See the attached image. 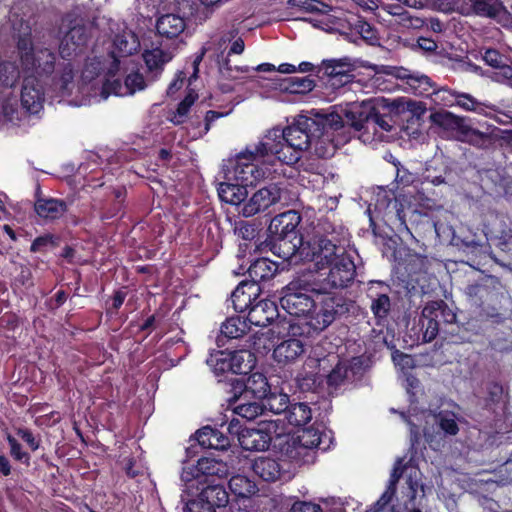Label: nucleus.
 Segmentation results:
<instances>
[{
    "label": "nucleus",
    "mask_w": 512,
    "mask_h": 512,
    "mask_svg": "<svg viewBox=\"0 0 512 512\" xmlns=\"http://www.w3.org/2000/svg\"><path fill=\"white\" fill-rule=\"evenodd\" d=\"M260 291L261 288L258 284L248 280L241 281L231 295L234 309L240 313L248 310Z\"/></svg>",
    "instance_id": "obj_24"
},
{
    "label": "nucleus",
    "mask_w": 512,
    "mask_h": 512,
    "mask_svg": "<svg viewBox=\"0 0 512 512\" xmlns=\"http://www.w3.org/2000/svg\"><path fill=\"white\" fill-rule=\"evenodd\" d=\"M283 192L279 183L264 186L252 193L250 198L243 203L241 209H238V213L247 218L264 212L282 200Z\"/></svg>",
    "instance_id": "obj_12"
},
{
    "label": "nucleus",
    "mask_w": 512,
    "mask_h": 512,
    "mask_svg": "<svg viewBox=\"0 0 512 512\" xmlns=\"http://www.w3.org/2000/svg\"><path fill=\"white\" fill-rule=\"evenodd\" d=\"M444 307L439 313L442 314L444 324H454L456 322V313L444 300L429 301L424 306L421 313V323L423 329V340L425 342L433 341L440 331L437 312L439 307Z\"/></svg>",
    "instance_id": "obj_11"
},
{
    "label": "nucleus",
    "mask_w": 512,
    "mask_h": 512,
    "mask_svg": "<svg viewBox=\"0 0 512 512\" xmlns=\"http://www.w3.org/2000/svg\"><path fill=\"white\" fill-rule=\"evenodd\" d=\"M325 125L341 128L343 126L341 115L336 112L323 113L313 109L308 115L297 116L291 126L280 129L283 148L287 153L297 152V156L301 157L300 153L310 148L313 140L323 133Z\"/></svg>",
    "instance_id": "obj_2"
},
{
    "label": "nucleus",
    "mask_w": 512,
    "mask_h": 512,
    "mask_svg": "<svg viewBox=\"0 0 512 512\" xmlns=\"http://www.w3.org/2000/svg\"><path fill=\"white\" fill-rule=\"evenodd\" d=\"M19 78V70L12 62H0V92L12 87Z\"/></svg>",
    "instance_id": "obj_55"
},
{
    "label": "nucleus",
    "mask_w": 512,
    "mask_h": 512,
    "mask_svg": "<svg viewBox=\"0 0 512 512\" xmlns=\"http://www.w3.org/2000/svg\"><path fill=\"white\" fill-rule=\"evenodd\" d=\"M250 329L247 320L241 316L229 317L221 326V336L227 339L242 338Z\"/></svg>",
    "instance_id": "obj_42"
},
{
    "label": "nucleus",
    "mask_w": 512,
    "mask_h": 512,
    "mask_svg": "<svg viewBox=\"0 0 512 512\" xmlns=\"http://www.w3.org/2000/svg\"><path fill=\"white\" fill-rule=\"evenodd\" d=\"M53 86L54 89L62 97L70 96L72 94V90L75 87V83L73 67L71 63L68 62L64 64L61 76L59 78L54 79Z\"/></svg>",
    "instance_id": "obj_48"
},
{
    "label": "nucleus",
    "mask_w": 512,
    "mask_h": 512,
    "mask_svg": "<svg viewBox=\"0 0 512 512\" xmlns=\"http://www.w3.org/2000/svg\"><path fill=\"white\" fill-rule=\"evenodd\" d=\"M162 0H136V10L143 18H151L158 12Z\"/></svg>",
    "instance_id": "obj_59"
},
{
    "label": "nucleus",
    "mask_w": 512,
    "mask_h": 512,
    "mask_svg": "<svg viewBox=\"0 0 512 512\" xmlns=\"http://www.w3.org/2000/svg\"><path fill=\"white\" fill-rule=\"evenodd\" d=\"M354 70V64L348 57L339 59H325L319 66V70L323 71L324 75L331 80L339 78L340 81L344 79V83L350 81L352 77L351 72Z\"/></svg>",
    "instance_id": "obj_25"
},
{
    "label": "nucleus",
    "mask_w": 512,
    "mask_h": 512,
    "mask_svg": "<svg viewBox=\"0 0 512 512\" xmlns=\"http://www.w3.org/2000/svg\"><path fill=\"white\" fill-rule=\"evenodd\" d=\"M44 92L38 79L29 75L25 77L21 90V105L31 114H37L43 108Z\"/></svg>",
    "instance_id": "obj_18"
},
{
    "label": "nucleus",
    "mask_w": 512,
    "mask_h": 512,
    "mask_svg": "<svg viewBox=\"0 0 512 512\" xmlns=\"http://www.w3.org/2000/svg\"><path fill=\"white\" fill-rule=\"evenodd\" d=\"M328 272L321 274V289H343L346 288L355 278L356 266L346 252L339 258H336L327 266Z\"/></svg>",
    "instance_id": "obj_10"
},
{
    "label": "nucleus",
    "mask_w": 512,
    "mask_h": 512,
    "mask_svg": "<svg viewBox=\"0 0 512 512\" xmlns=\"http://www.w3.org/2000/svg\"><path fill=\"white\" fill-rule=\"evenodd\" d=\"M344 233V229L341 226H336L334 223L325 219L318 225V229L314 236H323L328 240L336 239V242H341V236Z\"/></svg>",
    "instance_id": "obj_57"
},
{
    "label": "nucleus",
    "mask_w": 512,
    "mask_h": 512,
    "mask_svg": "<svg viewBox=\"0 0 512 512\" xmlns=\"http://www.w3.org/2000/svg\"><path fill=\"white\" fill-rule=\"evenodd\" d=\"M196 9L197 4L193 0H175L171 11L158 17L155 25L157 33L167 39L177 38L185 31Z\"/></svg>",
    "instance_id": "obj_6"
},
{
    "label": "nucleus",
    "mask_w": 512,
    "mask_h": 512,
    "mask_svg": "<svg viewBox=\"0 0 512 512\" xmlns=\"http://www.w3.org/2000/svg\"><path fill=\"white\" fill-rule=\"evenodd\" d=\"M285 418L288 423L295 427H301L309 423L312 419V410L310 406L303 402L290 404L286 411Z\"/></svg>",
    "instance_id": "obj_41"
},
{
    "label": "nucleus",
    "mask_w": 512,
    "mask_h": 512,
    "mask_svg": "<svg viewBox=\"0 0 512 512\" xmlns=\"http://www.w3.org/2000/svg\"><path fill=\"white\" fill-rule=\"evenodd\" d=\"M181 501L184 503L182 512H216L228 505L229 494L222 485H207L197 499L188 500L182 495Z\"/></svg>",
    "instance_id": "obj_9"
},
{
    "label": "nucleus",
    "mask_w": 512,
    "mask_h": 512,
    "mask_svg": "<svg viewBox=\"0 0 512 512\" xmlns=\"http://www.w3.org/2000/svg\"><path fill=\"white\" fill-rule=\"evenodd\" d=\"M345 252L341 242H336L335 238L328 240L323 236H313L310 240L305 241L297 255L314 262L316 270L321 271Z\"/></svg>",
    "instance_id": "obj_8"
},
{
    "label": "nucleus",
    "mask_w": 512,
    "mask_h": 512,
    "mask_svg": "<svg viewBox=\"0 0 512 512\" xmlns=\"http://www.w3.org/2000/svg\"><path fill=\"white\" fill-rule=\"evenodd\" d=\"M280 453L282 457L297 465L310 464L315 459V452L298 443L294 437H287L280 444Z\"/></svg>",
    "instance_id": "obj_21"
},
{
    "label": "nucleus",
    "mask_w": 512,
    "mask_h": 512,
    "mask_svg": "<svg viewBox=\"0 0 512 512\" xmlns=\"http://www.w3.org/2000/svg\"><path fill=\"white\" fill-rule=\"evenodd\" d=\"M230 353L231 372L234 374H247L255 366L256 358L249 349H242Z\"/></svg>",
    "instance_id": "obj_39"
},
{
    "label": "nucleus",
    "mask_w": 512,
    "mask_h": 512,
    "mask_svg": "<svg viewBox=\"0 0 512 512\" xmlns=\"http://www.w3.org/2000/svg\"><path fill=\"white\" fill-rule=\"evenodd\" d=\"M300 222L301 216L295 210L281 213L271 220L268 230L272 234L271 250L274 254L290 260L299 253L305 243L297 229Z\"/></svg>",
    "instance_id": "obj_4"
},
{
    "label": "nucleus",
    "mask_w": 512,
    "mask_h": 512,
    "mask_svg": "<svg viewBox=\"0 0 512 512\" xmlns=\"http://www.w3.org/2000/svg\"><path fill=\"white\" fill-rule=\"evenodd\" d=\"M430 121L444 130L452 131L457 135H462L468 119L466 117L457 116L449 111L441 110L430 115Z\"/></svg>",
    "instance_id": "obj_29"
},
{
    "label": "nucleus",
    "mask_w": 512,
    "mask_h": 512,
    "mask_svg": "<svg viewBox=\"0 0 512 512\" xmlns=\"http://www.w3.org/2000/svg\"><path fill=\"white\" fill-rule=\"evenodd\" d=\"M425 422L423 434L429 443L433 441L434 435L440 431L448 435H456L459 431L454 414L444 412L438 414L428 413L425 416Z\"/></svg>",
    "instance_id": "obj_17"
},
{
    "label": "nucleus",
    "mask_w": 512,
    "mask_h": 512,
    "mask_svg": "<svg viewBox=\"0 0 512 512\" xmlns=\"http://www.w3.org/2000/svg\"><path fill=\"white\" fill-rule=\"evenodd\" d=\"M289 339L279 343L273 350V357L279 364H288L296 361L305 352L306 343L303 338L309 336H293L290 334Z\"/></svg>",
    "instance_id": "obj_20"
},
{
    "label": "nucleus",
    "mask_w": 512,
    "mask_h": 512,
    "mask_svg": "<svg viewBox=\"0 0 512 512\" xmlns=\"http://www.w3.org/2000/svg\"><path fill=\"white\" fill-rule=\"evenodd\" d=\"M34 210L41 218L55 220L67 211V204L63 200L54 198L38 199L35 202Z\"/></svg>",
    "instance_id": "obj_33"
},
{
    "label": "nucleus",
    "mask_w": 512,
    "mask_h": 512,
    "mask_svg": "<svg viewBox=\"0 0 512 512\" xmlns=\"http://www.w3.org/2000/svg\"><path fill=\"white\" fill-rule=\"evenodd\" d=\"M198 95L194 92H189L185 98L178 104L176 112L171 119L175 125H180L185 122L191 106L194 104Z\"/></svg>",
    "instance_id": "obj_56"
},
{
    "label": "nucleus",
    "mask_w": 512,
    "mask_h": 512,
    "mask_svg": "<svg viewBox=\"0 0 512 512\" xmlns=\"http://www.w3.org/2000/svg\"><path fill=\"white\" fill-rule=\"evenodd\" d=\"M352 307L353 302L344 296L326 294L316 304L313 313L308 318L289 325L290 334L293 336L318 334L329 327L334 321L348 314Z\"/></svg>",
    "instance_id": "obj_3"
},
{
    "label": "nucleus",
    "mask_w": 512,
    "mask_h": 512,
    "mask_svg": "<svg viewBox=\"0 0 512 512\" xmlns=\"http://www.w3.org/2000/svg\"><path fill=\"white\" fill-rule=\"evenodd\" d=\"M290 404L289 396L284 393H270L263 399L264 411L269 410L274 414H286Z\"/></svg>",
    "instance_id": "obj_52"
},
{
    "label": "nucleus",
    "mask_w": 512,
    "mask_h": 512,
    "mask_svg": "<svg viewBox=\"0 0 512 512\" xmlns=\"http://www.w3.org/2000/svg\"><path fill=\"white\" fill-rule=\"evenodd\" d=\"M279 316L275 302L262 299L248 309L247 320L250 324L266 327Z\"/></svg>",
    "instance_id": "obj_22"
},
{
    "label": "nucleus",
    "mask_w": 512,
    "mask_h": 512,
    "mask_svg": "<svg viewBox=\"0 0 512 512\" xmlns=\"http://www.w3.org/2000/svg\"><path fill=\"white\" fill-rule=\"evenodd\" d=\"M252 469L256 475L267 482H274L281 476L280 464L271 458L260 457L253 462Z\"/></svg>",
    "instance_id": "obj_37"
},
{
    "label": "nucleus",
    "mask_w": 512,
    "mask_h": 512,
    "mask_svg": "<svg viewBox=\"0 0 512 512\" xmlns=\"http://www.w3.org/2000/svg\"><path fill=\"white\" fill-rule=\"evenodd\" d=\"M460 9L464 14L474 13L496 19L499 22L506 20L509 12L508 7L500 0H463Z\"/></svg>",
    "instance_id": "obj_15"
},
{
    "label": "nucleus",
    "mask_w": 512,
    "mask_h": 512,
    "mask_svg": "<svg viewBox=\"0 0 512 512\" xmlns=\"http://www.w3.org/2000/svg\"><path fill=\"white\" fill-rule=\"evenodd\" d=\"M276 263L270 261L267 258H259L255 260L247 268V273L250 278L249 282H253L259 285V282L269 280L277 272Z\"/></svg>",
    "instance_id": "obj_36"
},
{
    "label": "nucleus",
    "mask_w": 512,
    "mask_h": 512,
    "mask_svg": "<svg viewBox=\"0 0 512 512\" xmlns=\"http://www.w3.org/2000/svg\"><path fill=\"white\" fill-rule=\"evenodd\" d=\"M368 110L366 107L355 106L345 110L346 121H343V128L345 123L353 127L355 130L360 131L364 128L368 129ZM341 119H343L341 117Z\"/></svg>",
    "instance_id": "obj_49"
},
{
    "label": "nucleus",
    "mask_w": 512,
    "mask_h": 512,
    "mask_svg": "<svg viewBox=\"0 0 512 512\" xmlns=\"http://www.w3.org/2000/svg\"><path fill=\"white\" fill-rule=\"evenodd\" d=\"M280 128L275 127L267 131L264 137L253 147L246 148V153L252 161H261L263 163L273 164L274 160H278L287 165L295 164L299 161L300 156L297 152L287 153L283 148L280 139Z\"/></svg>",
    "instance_id": "obj_5"
},
{
    "label": "nucleus",
    "mask_w": 512,
    "mask_h": 512,
    "mask_svg": "<svg viewBox=\"0 0 512 512\" xmlns=\"http://www.w3.org/2000/svg\"><path fill=\"white\" fill-rule=\"evenodd\" d=\"M229 489L233 494L241 498H248L257 491L255 483L243 475L233 476L229 480Z\"/></svg>",
    "instance_id": "obj_51"
},
{
    "label": "nucleus",
    "mask_w": 512,
    "mask_h": 512,
    "mask_svg": "<svg viewBox=\"0 0 512 512\" xmlns=\"http://www.w3.org/2000/svg\"><path fill=\"white\" fill-rule=\"evenodd\" d=\"M391 307L390 298L387 294H378L372 300L371 310L376 318H386Z\"/></svg>",
    "instance_id": "obj_58"
},
{
    "label": "nucleus",
    "mask_w": 512,
    "mask_h": 512,
    "mask_svg": "<svg viewBox=\"0 0 512 512\" xmlns=\"http://www.w3.org/2000/svg\"><path fill=\"white\" fill-rule=\"evenodd\" d=\"M298 388L302 392L313 391L317 386L316 376L313 373H301L296 377Z\"/></svg>",
    "instance_id": "obj_63"
},
{
    "label": "nucleus",
    "mask_w": 512,
    "mask_h": 512,
    "mask_svg": "<svg viewBox=\"0 0 512 512\" xmlns=\"http://www.w3.org/2000/svg\"><path fill=\"white\" fill-rule=\"evenodd\" d=\"M458 141L468 143L477 148H487L492 143V138L489 133L481 132L469 124L466 126L462 135L455 136Z\"/></svg>",
    "instance_id": "obj_47"
},
{
    "label": "nucleus",
    "mask_w": 512,
    "mask_h": 512,
    "mask_svg": "<svg viewBox=\"0 0 512 512\" xmlns=\"http://www.w3.org/2000/svg\"><path fill=\"white\" fill-rule=\"evenodd\" d=\"M342 361L343 360L340 359L337 353H328L322 357H320L319 355H316L314 357L310 356L305 364L309 368L317 369V373L320 374L321 376H325L337 365H339Z\"/></svg>",
    "instance_id": "obj_44"
},
{
    "label": "nucleus",
    "mask_w": 512,
    "mask_h": 512,
    "mask_svg": "<svg viewBox=\"0 0 512 512\" xmlns=\"http://www.w3.org/2000/svg\"><path fill=\"white\" fill-rule=\"evenodd\" d=\"M196 439L203 448L226 450L230 447L229 438L223 432L210 426L199 429L196 432Z\"/></svg>",
    "instance_id": "obj_28"
},
{
    "label": "nucleus",
    "mask_w": 512,
    "mask_h": 512,
    "mask_svg": "<svg viewBox=\"0 0 512 512\" xmlns=\"http://www.w3.org/2000/svg\"><path fill=\"white\" fill-rule=\"evenodd\" d=\"M240 403L234 407V412L247 420H253L264 414L263 401L256 399L238 400Z\"/></svg>",
    "instance_id": "obj_50"
},
{
    "label": "nucleus",
    "mask_w": 512,
    "mask_h": 512,
    "mask_svg": "<svg viewBox=\"0 0 512 512\" xmlns=\"http://www.w3.org/2000/svg\"><path fill=\"white\" fill-rule=\"evenodd\" d=\"M207 365L216 375L231 372L230 353L226 351H216L207 358Z\"/></svg>",
    "instance_id": "obj_53"
},
{
    "label": "nucleus",
    "mask_w": 512,
    "mask_h": 512,
    "mask_svg": "<svg viewBox=\"0 0 512 512\" xmlns=\"http://www.w3.org/2000/svg\"><path fill=\"white\" fill-rule=\"evenodd\" d=\"M277 425L270 421L260 428H245L239 432V443L244 450L265 451L272 441V434L276 433Z\"/></svg>",
    "instance_id": "obj_14"
},
{
    "label": "nucleus",
    "mask_w": 512,
    "mask_h": 512,
    "mask_svg": "<svg viewBox=\"0 0 512 512\" xmlns=\"http://www.w3.org/2000/svg\"><path fill=\"white\" fill-rule=\"evenodd\" d=\"M102 70L101 61L98 58L89 59L84 66L82 71V81L84 83H89L95 79L96 76L99 75Z\"/></svg>",
    "instance_id": "obj_60"
},
{
    "label": "nucleus",
    "mask_w": 512,
    "mask_h": 512,
    "mask_svg": "<svg viewBox=\"0 0 512 512\" xmlns=\"http://www.w3.org/2000/svg\"><path fill=\"white\" fill-rule=\"evenodd\" d=\"M196 472H200L201 476H217L225 477L228 474V466L225 462L214 458H201L195 466Z\"/></svg>",
    "instance_id": "obj_43"
},
{
    "label": "nucleus",
    "mask_w": 512,
    "mask_h": 512,
    "mask_svg": "<svg viewBox=\"0 0 512 512\" xmlns=\"http://www.w3.org/2000/svg\"><path fill=\"white\" fill-rule=\"evenodd\" d=\"M320 504L310 501H296L293 503L290 512H324Z\"/></svg>",
    "instance_id": "obj_64"
},
{
    "label": "nucleus",
    "mask_w": 512,
    "mask_h": 512,
    "mask_svg": "<svg viewBox=\"0 0 512 512\" xmlns=\"http://www.w3.org/2000/svg\"><path fill=\"white\" fill-rule=\"evenodd\" d=\"M234 231L238 237L244 240H252L257 235V229L255 228V225L244 220H240L235 223Z\"/></svg>",
    "instance_id": "obj_62"
},
{
    "label": "nucleus",
    "mask_w": 512,
    "mask_h": 512,
    "mask_svg": "<svg viewBox=\"0 0 512 512\" xmlns=\"http://www.w3.org/2000/svg\"><path fill=\"white\" fill-rule=\"evenodd\" d=\"M264 176V171L249 159L246 151L238 157V162L234 168V177L242 185L248 187L254 185L256 181Z\"/></svg>",
    "instance_id": "obj_23"
},
{
    "label": "nucleus",
    "mask_w": 512,
    "mask_h": 512,
    "mask_svg": "<svg viewBox=\"0 0 512 512\" xmlns=\"http://www.w3.org/2000/svg\"><path fill=\"white\" fill-rule=\"evenodd\" d=\"M315 81L310 76H291L282 79L280 89L291 94H306L315 88Z\"/></svg>",
    "instance_id": "obj_40"
},
{
    "label": "nucleus",
    "mask_w": 512,
    "mask_h": 512,
    "mask_svg": "<svg viewBox=\"0 0 512 512\" xmlns=\"http://www.w3.org/2000/svg\"><path fill=\"white\" fill-rule=\"evenodd\" d=\"M395 121L390 114H381L376 108L369 107L368 110V129L370 127H379L382 131L390 132L394 127Z\"/></svg>",
    "instance_id": "obj_54"
},
{
    "label": "nucleus",
    "mask_w": 512,
    "mask_h": 512,
    "mask_svg": "<svg viewBox=\"0 0 512 512\" xmlns=\"http://www.w3.org/2000/svg\"><path fill=\"white\" fill-rule=\"evenodd\" d=\"M406 483L409 489V501L406 505L412 506L414 504L420 506L421 501L426 495L425 485L420 480V472L417 470L410 472Z\"/></svg>",
    "instance_id": "obj_46"
},
{
    "label": "nucleus",
    "mask_w": 512,
    "mask_h": 512,
    "mask_svg": "<svg viewBox=\"0 0 512 512\" xmlns=\"http://www.w3.org/2000/svg\"><path fill=\"white\" fill-rule=\"evenodd\" d=\"M410 79L409 86L419 94H428L433 88L430 78L426 75H415Z\"/></svg>",
    "instance_id": "obj_61"
},
{
    "label": "nucleus",
    "mask_w": 512,
    "mask_h": 512,
    "mask_svg": "<svg viewBox=\"0 0 512 512\" xmlns=\"http://www.w3.org/2000/svg\"><path fill=\"white\" fill-rule=\"evenodd\" d=\"M140 49L138 36L131 30H123L117 34L113 41V50L110 52L112 62L107 74L113 77L119 70L121 58L133 55Z\"/></svg>",
    "instance_id": "obj_13"
},
{
    "label": "nucleus",
    "mask_w": 512,
    "mask_h": 512,
    "mask_svg": "<svg viewBox=\"0 0 512 512\" xmlns=\"http://www.w3.org/2000/svg\"><path fill=\"white\" fill-rule=\"evenodd\" d=\"M143 59L150 74L148 81H154L162 72L164 65L172 59V55L170 52L160 48H154L152 50H145Z\"/></svg>",
    "instance_id": "obj_32"
},
{
    "label": "nucleus",
    "mask_w": 512,
    "mask_h": 512,
    "mask_svg": "<svg viewBox=\"0 0 512 512\" xmlns=\"http://www.w3.org/2000/svg\"><path fill=\"white\" fill-rule=\"evenodd\" d=\"M247 187L241 183L222 182L218 186V195L221 201L238 206L241 209L248 197Z\"/></svg>",
    "instance_id": "obj_31"
},
{
    "label": "nucleus",
    "mask_w": 512,
    "mask_h": 512,
    "mask_svg": "<svg viewBox=\"0 0 512 512\" xmlns=\"http://www.w3.org/2000/svg\"><path fill=\"white\" fill-rule=\"evenodd\" d=\"M20 2L13 5L10 11L13 38L17 43V51L21 66L31 75H50L55 69V54L47 47L34 46L32 31L28 22L19 17Z\"/></svg>",
    "instance_id": "obj_1"
},
{
    "label": "nucleus",
    "mask_w": 512,
    "mask_h": 512,
    "mask_svg": "<svg viewBox=\"0 0 512 512\" xmlns=\"http://www.w3.org/2000/svg\"><path fill=\"white\" fill-rule=\"evenodd\" d=\"M391 107L395 109L398 114H408L405 119L411 124H420L427 111L426 104L424 102L409 98L395 99L391 103Z\"/></svg>",
    "instance_id": "obj_26"
},
{
    "label": "nucleus",
    "mask_w": 512,
    "mask_h": 512,
    "mask_svg": "<svg viewBox=\"0 0 512 512\" xmlns=\"http://www.w3.org/2000/svg\"><path fill=\"white\" fill-rule=\"evenodd\" d=\"M483 60L486 64L498 70L493 76L496 81L505 82L512 79V66L507 63L508 58L498 50L487 49L483 54Z\"/></svg>",
    "instance_id": "obj_30"
},
{
    "label": "nucleus",
    "mask_w": 512,
    "mask_h": 512,
    "mask_svg": "<svg viewBox=\"0 0 512 512\" xmlns=\"http://www.w3.org/2000/svg\"><path fill=\"white\" fill-rule=\"evenodd\" d=\"M64 28H68V30L64 32V36L68 38L73 45L81 48L86 44L88 33L86 27L81 24L80 20L75 19L72 21L69 17H66L62 20L60 31Z\"/></svg>",
    "instance_id": "obj_38"
},
{
    "label": "nucleus",
    "mask_w": 512,
    "mask_h": 512,
    "mask_svg": "<svg viewBox=\"0 0 512 512\" xmlns=\"http://www.w3.org/2000/svg\"><path fill=\"white\" fill-rule=\"evenodd\" d=\"M340 128L325 125L323 133L313 140L314 152L319 158L328 159L334 156L337 146L334 144V132Z\"/></svg>",
    "instance_id": "obj_35"
},
{
    "label": "nucleus",
    "mask_w": 512,
    "mask_h": 512,
    "mask_svg": "<svg viewBox=\"0 0 512 512\" xmlns=\"http://www.w3.org/2000/svg\"><path fill=\"white\" fill-rule=\"evenodd\" d=\"M147 86L144 76L139 72H134L125 78L124 86L119 80H106L102 83L100 89V96L102 99H107L109 95L114 94L117 96L125 94H134L136 91L143 90Z\"/></svg>",
    "instance_id": "obj_16"
},
{
    "label": "nucleus",
    "mask_w": 512,
    "mask_h": 512,
    "mask_svg": "<svg viewBox=\"0 0 512 512\" xmlns=\"http://www.w3.org/2000/svg\"><path fill=\"white\" fill-rule=\"evenodd\" d=\"M362 361L360 358H353L350 363L342 361L333 370L325 375L329 388L337 389L349 379V374H355L360 369Z\"/></svg>",
    "instance_id": "obj_27"
},
{
    "label": "nucleus",
    "mask_w": 512,
    "mask_h": 512,
    "mask_svg": "<svg viewBox=\"0 0 512 512\" xmlns=\"http://www.w3.org/2000/svg\"><path fill=\"white\" fill-rule=\"evenodd\" d=\"M326 437V434L321 432L319 429L310 427L303 429L301 433L294 438L298 440V443H302V445L310 448L313 451L315 449H321L325 451L328 448V445L324 441V438Z\"/></svg>",
    "instance_id": "obj_45"
},
{
    "label": "nucleus",
    "mask_w": 512,
    "mask_h": 512,
    "mask_svg": "<svg viewBox=\"0 0 512 512\" xmlns=\"http://www.w3.org/2000/svg\"><path fill=\"white\" fill-rule=\"evenodd\" d=\"M234 388L240 390L237 400L256 399L263 401L269 392L267 378L261 373L251 374L245 381L237 380Z\"/></svg>",
    "instance_id": "obj_19"
},
{
    "label": "nucleus",
    "mask_w": 512,
    "mask_h": 512,
    "mask_svg": "<svg viewBox=\"0 0 512 512\" xmlns=\"http://www.w3.org/2000/svg\"><path fill=\"white\" fill-rule=\"evenodd\" d=\"M437 94H441V100L445 101L447 105H457L466 111H477L481 103L472 95L467 93H460L455 90L440 89Z\"/></svg>",
    "instance_id": "obj_34"
},
{
    "label": "nucleus",
    "mask_w": 512,
    "mask_h": 512,
    "mask_svg": "<svg viewBox=\"0 0 512 512\" xmlns=\"http://www.w3.org/2000/svg\"><path fill=\"white\" fill-rule=\"evenodd\" d=\"M310 291L312 287L309 282L301 279L291 281L282 290V308L292 316L308 318L316 307V302L309 295Z\"/></svg>",
    "instance_id": "obj_7"
}]
</instances>
